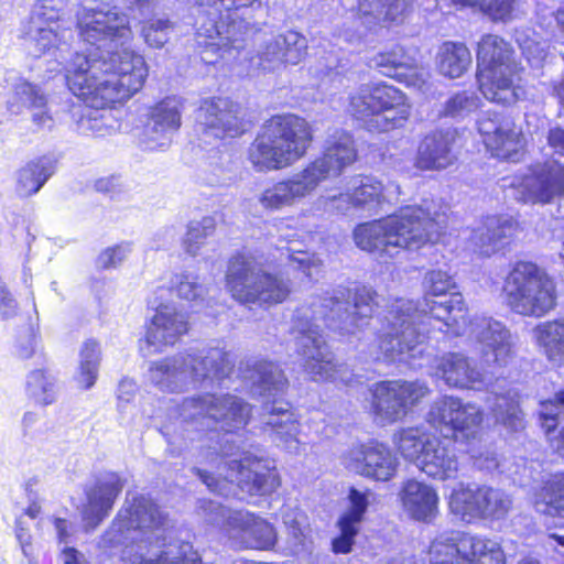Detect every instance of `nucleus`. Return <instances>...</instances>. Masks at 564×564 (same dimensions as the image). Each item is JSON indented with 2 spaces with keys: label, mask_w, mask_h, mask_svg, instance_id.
<instances>
[{
  "label": "nucleus",
  "mask_w": 564,
  "mask_h": 564,
  "mask_svg": "<svg viewBox=\"0 0 564 564\" xmlns=\"http://www.w3.org/2000/svg\"><path fill=\"white\" fill-rule=\"evenodd\" d=\"M409 6V0H358L359 21L366 30L376 31L386 22L402 20Z\"/></svg>",
  "instance_id": "36"
},
{
  "label": "nucleus",
  "mask_w": 564,
  "mask_h": 564,
  "mask_svg": "<svg viewBox=\"0 0 564 564\" xmlns=\"http://www.w3.org/2000/svg\"><path fill=\"white\" fill-rule=\"evenodd\" d=\"M124 108H68L75 129L82 134L105 137L121 130L120 118Z\"/></svg>",
  "instance_id": "32"
},
{
  "label": "nucleus",
  "mask_w": 564,
  "mask_h": 564,
  "mask_svg": "<svg viewBox=\"0 0 564 564\" xmlns=\"http://www.w3.org/2000/svg\"><path fill=\"white\" fill-rule=\"evenodd\" d=\"M123 486L124 480L116 473L108 471L97 477L86 490L87 502L82 509L86 530L96 529L108 517Z\"/></svg>",
  "instance_id": "25"
},
{
  "label": "nucleus",
  "mask_w": 564,
  "mask_h": 564,
  "mask_svg": "<svg viewBox=\"0 0 564 564\" xmlns=\"http://www.w3.org/2000/svg\"><path fill=\"white\" fill-rule=\"evenodd\" d=\"M282 50L280 37L276 35L264 43L257 56L251 58V63L264 72H271L286 63V56Z\"/></svg>",
  "instance_id": "55"
},
{
  "label": "nucleus",
  "mask_w": 564,
  "mask_h": 564,
  "mask_svg": "<svg viewBox=\"0 0 564 564\" xmlns=\"http://www.w3.org/2000/svg\"><path fill=\"white\" fill-rule=\"evenodd\" d=\"M234 368L229 352L212 347L200 351H188L152 361L148 378L158 389L180 393L191 387L212 384L228 377Z\"/></svg>",
  "instance_id": "11"
},
{
  "label": "nucleus",
  "mask_w": 564,
  "mask_h": 564,
  "mask_svg": "<svg viewBox=\"0 0 564 564\" xmlns=\"http://www.w3.org/2000/svg\"><path fill=\"white\" fill-rule=\"evenodd\" d=\"M199 509L206 521L220 528L234 546L272 550L278 541L274 527L247 510H232L215 500H200Z\"/></svg>",
  "instance_id": "16"
},
{
  "label": "nucleus",
  "mask_w": 564,
  "mask_h": 564,
  "mask_svg": "<svg viewBox=\"0 0 564 564\" xmlns=\"http://www.w3.org/2000/svg\"><path fill=\"white\" fill-rule=\"evenodd\" d=\"M527 199L533 204H550L564 196V163L554 158L529 166L522 180Z\"/></svg>",
  "instance_id": "24"
},
{
  "label": "nucleus",
  "mask_w": 564,
  "mask_h": 564,
  "mask_svg": "<svg viewBox=\"0 0 564 564\" xmlns=\"http://www.w3.org/2000/svg\"><path fill=\"white\" fill-rule=\"evenodd\" d=\"M484 419L482 411L474 403H464L462 399L443 395L436 399L426 414L427 423L444 438H468L474 435Z\"/></svg>",
  "instance_id": "18"
},
{
  "label": "nucleus",
  "mask_w": 564,
  "mask_h": 564,
  "mask_svg": "<svg viewBox=\"0 0 564 564\" xmlns=\"http://www.w3.org/2000/svg\"><path fill=\"white\" fill-rule=\"evenodd\" d=\"M234 440L226 438L217 446L204 445L197 454V463L216 469L217 475L202 467H193L195 474L207 488L218 495H227L228 484L237 482L242 491L250 495L265 496L273 492L280 485L272 462L257 448L256 452L245 451L239 459L225 462L231 455L227 444Z\"/></svg>",
  "instance_id": "5"
},
{
  "label": "nucleus",
  "mask_w": 564,
  "mask_h": 564,
  "mask_svg": "<svg viewBox=\"0 0 564 564\" xmlns=\"http://www.w3.org/2000/svg\"><path fill=\"white\" fill-rule=\"evenodd\" d=\"M55 379L43 370L31 371L26 380V391L35 402L50 404L54 401Z\"/></svg>",
  "instance_id": "52"
},
{
  "label": "nucleus",
  "mask_w": 564,
  "mask_h": 564,
  "mask_svg": "<svg viewBox=\"0 0 564 564\" xmlns=\"http://www.w3.org/2000/svg\"><path fill=\"white\" fill-rule=\"evenodd\" d=\"M404 510L411 518L431 523L438 514V495L425 482L408 479L400 491Z\"/></svg>",
  "instance_id": "33"
},
{
  "label": "nucleus",
  "mask_w": 564,
  "mask_h": 564,
  "mask_svg": "<svg viewBox=\"0 0 564 564\" xmlns=\"http://www.w3.org/2000/svg\"><path fill=\"white\" fill-rule=\"evenodd\" d=\"M174 31V21L165 14H154L142 21L140 33L148 46L161 48L169 42Z\"/></svg>",
  "instance_id": "48"
},
{
  "label": "nucleus",
  "mask_w": 564,
  "mask_h": 564,
  "mask_svg": "<svg viewBox=\"0 0 564 564\" xmlns=\"http://www.w3.org/2000/svg\"><path fill=\"white\" fill-rule=\"evenodd\" d=\"M48 82L44 86L19 77L9 85L7 106H47L53 102L47 93Z\"/></svg>",
  "instance_id": "45"
},
{
  "label": "nucleus",
  "mask_w": 564,
  "mask_h": 564,
  "mask_svg": "<svg viewBox=\"0 0 564 564\" xmlns=\"http://www.w3.org/2000/svg\"><path fill=\"white\" fill-rule=\"evenodd\" d=\"M245 378L250 392L263 400L261 423L271 431L272 441L289 453L297 454L300 424L291 410V404L282 399L288 379L281 368L269 360L259 359L248 362Z\"/></svg>",
  "instance_id": "8"
},
{
  "label": "nucleus",
  "mask_w": 564,
  "mask_h": 564,
  "mask_svg": "<svg viewBox=\"0 0 564 564\" xmlns=\"http://www.w3.org/2000/svg\"><path fill=\"white\" fill-rule=\"evenodd\" d=\"M321 203L326 212L333 214L346 215L356 210L351 195L346 188V192L333 196H323Z\"/></svg>",
  "instance_id": "62"
},
{
  "label": "nucleus",
  "mask_w": 564,
  "mask_h": 564,
  "mask_svg": "<svg viewBox=\"0 0 564 564\" xmlns=\"http://www.w3.org/2000/svg\"><path fill=\"white\" fill-rule=\"evenodd\" d=\"M78 36L90 46L87 54L72 53L75 31L63 25L52 1H36L21 32L29 53L53 57L64 65L63 79L79 99L100 98V106H115L138 93L148 76L144 58L124 45L131 36L128 15L117 6L95 2L77 14Z\"/></svg>",
  "instance_id": "1"
},
{
  "label": "nucleus",
  "mask_w": 564,
  "mask_h": 564,
  "mask_svg": "<svg viewBox=\"0 0 564 564\" xmlns=\"http://www.w3.org/2000/svg\"><path fill=\"white\" fill-rule=\"evenodd\" d=\"M202 181L209 186H227L234 180L231 162L228 156H210L203 170Z\"/></svg>",
  "instance_id": "53"
},
{
  "label": "nucleus",
  "mask_w": 564,
  "mask_h": 564,
  "mask_svg": "<svg viewBox=\"0 0 564 564\" xmlns=\"http://www.w3.org/2000/svg\"><path fill=\"white\" fill-rule=\"evenodd\" d=\"M129 562L131 564H203L199 555L192 551L188 543H183L176 551L170 545L155 557H149L144 552H135Z\"/></svg>",
  "instance_id": "47"
},
{
  "label": "nucleus",
  "mask_w": 564,
  "mask_h": 564,
  "mask_svg": "<svg viewBox=\"0 0 564 564\" xmlns=\"http://www.w3.org/2000/svg\"><path fill=\"white\" fill-rule=\"evenodd\" d=\"M288 259L294 269L302 271L306 276H311L312 268L318 267L319 264V261L314 256L293 248H288Z\"/></svg>",
  "instance_id": "63"
},
{
  "label": "nucleus",
  "mask_w": 564,
  "mask_h": 564,
  "mask_svg": "<svg viewBox=\"0 0 564 564\" xmlns=\"http://www.w3.org/2000/svg\"><path fill=\"white\" fill-rule=\"evenodd\" d=\"M478 131L492 156L518 162L524 151L525 139L512 119L488 109L477 119Z\"/></svg>",
  "instance_id": "21"
},
{
  "label": "nucleus",
  "mask_w": 564,
  "mask_h": 564,
  "mask_svg": "<svg viewBox=\"0 0 564 564\" xmlns=\"http://www.w3.org/2000/svg\"><path fill=\"white\" fill-rule=\"evenodd\" d=\"M79 373L77 380L84 389L91 388L98 376L100 361L99 345L95 340H87L79 354Z\"/></svg>",
  "instance_id": "51"
},
{
  "label": "nucleus",
  "mask_w": 564,
  "mask_h": 564,
  "mask_svg": "<svg viewBox=\"0 0 564 564\" xmlns=\"http://www.w3.org/2000/svg\"><path fill=\"white\" fill-rule=\"evenodd\" d=\"M337 528L339 534L332 540V550L336 554H348L352 551L355 539L359 533L360 525L347 522L338 518Z\"/></svg>",
  "instance_id": "61"
},
{
  "label": "nucleus",
  "mask_w": 564,
  "mask_h": 564,
  "mask_svg": "<svg viewBox=\"0 0 564 564\" xmlns=\"http://www.w3.org/2000/svg\"><path fill=\"white\" fill-rule=\"evenodd\" d=\"M463 7H476L495 20H505L513 9L514 0H453Z\"/></svg>",
  "instance_id": "59"
},
{
  "label": "nucleus",
  "mask_w": 564,
  "mask_h": 564,
  "mask_svg": "<svg viewBox=\"0 0 564 564\" xmlns=\"http://www.w3.org/2000/svg\"><path fill=\"white\" fill-rule=\"evenodd\" d=\"M424 297L419 305L412 300L397 299L384 315L379 349L389 362H409L421 357L427 338L453 334L458 336L466 325L467 307L453 276L435 269L423 279Z\"/></svg>",
  "instance_id": "2"
},
{
  "label": "nucleus",
  "mask_w": 564,
  "mask_h": 564,
  "mask_svg": "<svg viewBox=\"0 0 564 564\" xmlns=\"http://www.w3.org/2000/svg\"><path fill=\"white\" fill-rule=\"evenodd\" d=\"M473 335L482 360L488 366H506L512 356L510 333L492 318H481L473 326Z\"/></svg>",
  "instance_id": "26"
},
{
  "label": "nucleus",
  "mask_w": 564,
  "mask_h": 564,
  "mask_svg": "<svg viewBox=\"0 0 564 564\" xmlns=\"http://www.w3.org/2000/svg\"><path fill=\"white\" fill-rule=\"evenodd\" d=\"M533 507L541 514L564 518V473L543 484L534 494Z\"/></svg>",
  "instance_id": "41"
},
{
  "label": "nucleus",
  "mask_w": 564,
  "mask_h": 564,
  "mask_svg": "<svg viewBox=\"0 0 564 564\" xmlns=\"http://www.w3.org/2000/svg\"><path fill=\"white\" fill-rule=\"evenodd\" d=\"M58 158L45 153L25 162L14 173V191L21 198L37 194L46 182L56 173Z\"/></svg>",
  "instance_id": "30"
},
{
  "label": "nucleus",
  "mask_w": 564,
  "mask_h": 564,
  "mask_svg": "<svg viewBox=\"0 0 564 564\" xmlns=\"http://www.w3.org/2000/svg\"><path fill=\"white\" fill-rule=\"evenodd\" d=\"M194 117L195 131L205 143L235 138L253 126L247 108H196Z\"/></svg>",
  "instance_id": "23"
},
{
  "label": "nucleus",
  "mask_w": 564,
  "mask_h": 564,
  "mask_svg": "<svg viewBox=\"0 0 564 564\" xmlns=\"http://www.w3.org/2000/svg\"><path fill=\"white\" fill-rule=\"evenodd\" d=\"M432 437L422 433L417 427H409L401 430L395 435V444L401 455L409 462L417 465L421 454L425 452L427 443Z\"/></svg>",
  "instance_id": "49"
},
{
  "label": "nucleus",
  "mask_w": 564,
  "mask_h": 564,
  "mask_svg": "<svg viewBox=\"0 0 564 564\" xmlns=\"http://www.w3.org/2000/svg\"><path fill=\"white\" fill-rule=\"evenodd\" d=\"M356 158L352 137L345 131L336 130L327 139L322 156L290 178L265 188L259 197V203L263 208L271 210L292 206L296 200L311 195L322 182L340 175Z\"/></svg>",
  "instance_id": "7"
},
{
  "label": "nucleus",
  "mask_w": 564,
  "mask_h": 564,
  "mask_svg": "<svg viewBox=\"0 0 564 564\" xmlns=\"http://www.w3.org/2000/svg\"><path fill=\"white\" fill-rule=\"evenodd\" d=\"M139 109L142 113L132 128L138 145L144 151L166 150L181 127V113L177 108Z\"/></svg>",
  "instance_id": "22"
},
{
  "label": "nucleus",
  "mask_w": 564,
  "mask_h": 564,
  "mask_svg": "<svg viewBox=\"0 0 564 564\" xmlns=\"http://www.w3.org/2000/svg\"><path fill=\"white\" fill-rule=\"evenodd\" d=\"M313 141L310 123L296 115L273 116L249 148V160L260 172L281 170L303 158Z\"/></svg>",
  "instance_id": "12"
},
{
  "label": "nucleus",
  "mask_w": 564,
  "mask_h": 564,
  "mask_svg": "<svg viewBox=\"0 0 564 564\" xmlns=\"http://www.w3.org/2000/svg\"><path fill=\"white\" fill-rule=\"evenodd\" d=\"M430 555L432 564H506L498 542L458 531L438 535Z\"/></svg>",
  "instance_id": "17"
},
{
  "label": "nucleus",
  "mask_w": 564,
  "mask_h": 564,
  "mask_svg": "<svg viewBox=\"0 0 564 564\" xmlns=\"http://www.w3.org/2000/svg\"><path fill=\"white\" fill-rule=\"evenodd\" d=\"M370 66L377 68L388 77L405 75L404 70H416L417 58L414 54L405 52L401 45H394L390 51L378 53L370 62Z\"/></svg>",
  "instance_id": "44"
},
{
  "label": "nucleus",
  "mask_w": 564,
  "mask_h": 564,
  "mask_svg": "<svg viewBox=\"0 0 564 564\" xmlns=\"http://www.w3.org/2000/svg\"><path fill=\"white\" fill-rule=\"evenodd\" d=\"M280 43L282 45V53L286 56V63L296 65L306 55L307 40L304 35L296 31H286L279 34Z\"/></svg>",
  "instance_id": "58"
},
{
  "label": "nucleus",
  "mask_w": 564,
  "mask_h": 564,
  "mask_svg": "<svg viewBox=\"0 0 564 564\" xmlns=\"http://www.w3.org/2000/svg\"><path fill=\"white\" fill-rule=\"evenodd\" d=\"M416 467L426 476L437 480L455 479L459 471V463L454 449L436 437H432L427 443Z\"/></svg>",
  "instance_id": "35"
},
{
  "label": "nucleus",
  "mask_w": 564,
  "mask_h": 564,
  "mask_svg": "<svg viewBox=\"0 0 564 564\" xmlns=\"http://www.w3.org/2000/svg\"><path fill=\"white\" fill-rule=\"evenodd\" d=\"M512 507L511 497L499 488L470 484L451 495L449 508L464 521L471 519H503Z\"/></svg>",
  "instance_id": "19"
},
{
  "label": "nucleus",
  "mask_w": 564,
  "mask_h": 564,
  "mask_svg": "<svg viewBox=\"0 0 564 564\" xmlns=\"http://www.w3.org/2000/svg\"><path fill=\"white\" fill-rule=\"evenodd\" d=\"M519 70L510 43L495 34L481 37L477 48V82L488 101L512 106L525 100V89L514 85Z\"/></svg>",
  "instance_id": "13"
},
{
  "label": "nucleus",
  "mask_w": 564,
  "mask_h": 564,
  "mask_svg": "<svg viewBox=\"0 0 564 564\" xmlns=\"http://www.w3.org/2000/svg\"><path fill=\"white\" fill-rule=\"evenodd\" d=\"M192 25L198 36L215 40L225 52L240 53L254 34L261 0H189Z\"/></svg>",
  "instance_id": "10"
},
{
  "label": "nucleus",
  "mask_w": 564,
  "mask_h": 564,
  "mask_svg": "<svg viewBox=\"0 0 564 564\" xmlns=\"http://www.w3.org/2000/svg\"><path fill=\"white\" fill-rule=\"evenodd\" d=\"M514 230L516 223L512 218L487 216L481 225L473 230L470 240L481 254L489 257L509 243Z\"/></svg>",
  "instance_id": "34"
},
{
  "label": "nucleus",
  "mask_w": 564,
  "mask_h": 564,
  "mask_svg": "<svg viewBox=\"0 0 564 564\" xmlns=\"http://www.w3.org/2000/svg\"><path fill=\"white\" fill-rule=\"evenodd\" d=\"M356 212L377 214L384 200L383 185L372 175H355L347 183Z\"/></svg>",
  "instance_id": "37"
},
{
  "label": "nucleus",
  "mask_w": 564,
  "mask_h": 564,
  "mask_svg": "<svg viewBox=\"0 0 564 564\" xmlns=\"http://www.w3.org/2000/svg\"><path fill=\"white\" fill-rule=\"evenodd\" d=\"M226 281L237 302L259 307L282 303L291 291L288 280L269 272L258 258L249 253H239L230 259Z\"/></svg>",
  "instance_id": "14"
},
{
  "label": "nucleus",
  "mask_w": 564,
  "mask_h": 564,
  "mask_svg": "<svg viewBox=\"0 0 564 564\" xmlns=\"http://www.w3.org/2000/svg\"><path fill=\"white\" fill-rule=\"evenodd\" d=\"M364 127L370 132H387L400 128L408 119L406 108H364Z\"/></svg>",
  "instance_id": "46"
},
{
  "label": "nucleus",
  "mask_w": 564,
  "mask_h": 564,
  "mask_svg": "<svg viewBox=\"0 0 564 564\" xmlns=\"http://www.w3.org/2000/svg\"><path fill=\"white\" fill-rule=\"evenodd\" d=\"M347 466L364 477L388 481L397 471L398 458L382 444L360 446L349 452Z\"/></svg>",
  "instance_id": "27"
},
{
  "label": "nucleus",
  "mask_w": 564,
  "mask_h": 564,
  "mask_svg": "<svg viewBox=\"0 0 564 564\" xmlns=\"http://www.w3.org/2000/svg\"><path fill=\"white\" fill-rule=\"evenodd\" d=\"M446 226L445 213L430 206H404L387 217L358 225L354 240L379 258H393L401 250H417L438 239Z\"/></svg>",
  "instance_id": "4"
},
{
  "label": "nucleus",
  "mask_w": 564,
  "mask_h": 564,
  "mask_svg": "<svg viewBox=\"0 0 564 564\" xmlns=\"http://www.w3.org/2000/svg\"><path fill=\"white\" fill-rule=\"evenodd\" d=\"M533 335L550 362L556 366L564 364V317L538 324Z\"/></svg>",
  "instance_id": "39"
},
{
  "label": "nucleus",
  "mask_w": 564,
  "mask_h": 564,
  "mask_svg": "<svg viewBox=\"0 0 564 564\" xmlns=\"http://www.w3.org/2000/svg\"><path fill=\"white\" fill-rule=\"evenodd\" d=\"M349 106H405L401 90L386 83L361 85L350 96Z\"/></svg>",
  "instance_id": "40"
},
{
  "label": "nucleus",
  "mask_w": 564,
  "mask_h": 564,
  "mask_svg": "<svg viewBox=\"0 0 564 564\" xmlns=\"http://www.w3.org/2000/svg\"><path fill=\"white\" fill-rule=\"evenodd\" d=\"M471 64V54L463 43L445 42L436 57L438 72L449 78L460 77Z\"/></svg>",
  "instance_id": "42"
},
{
  "label": "nucleus",
  "mask_w": 564,
  "mask_h": 564,
  "mask_svg": "<svg viewBox=\"0 0 564 564\" xmlns=\"http://www.w3.org/2000/svg\"><path fill=\"white\" fill-rule=\"evenodd\" d=\"M216 229V220L212 216H205L200 220H192L187 225V231L183 239V248L191 256L198 254L208 237Z\"/></svg>",
  "instance_id": "50"
},
{
  "label": "nucleus",
  "mask_w": 564,
  "mask_h": 564,
  "mask_svg": "<svg viewBox=\"0 0 564 564\" xmlns=\"http://www.w3.org/2000/svg\"><path fill=\"white\" fill-rule=\"evenodd\" d=\"M517 42L528 63L533 68L541 67L547 57V44L528 35H519Z\"/></svg>",
  "instance_id": "60"
},
{
  "label": "nucleus",
  "mask_w": 564,
  "mask_h": 564,
  "mask_svg": "<svg viewBox=\"0 0 564 564\" xmlns=\"http://www.w3.org/2000/svg\"><path fill=\"white\" fill-rule=\"evenodd\" d=\"M420 381L386 380L377 382L372 392V411L380 423H393L406 415L429 393Z\"/></svg>",
  "instance_id": "20"
},
{
  "label": "nucleus",
  "mask_w": 564,
  "mask_h": 564,
  "mask_svg": "<svg viewBox=\"0 0 564 564\" xmlns=\"http://www.w3.org/2000/svg\"><path fill=\"white\" fill-rule=\"evenodd\" d=\"M435 376L448 387L458 389H480L484 375L471 364L468 357L459 352L442 356L435 366Z\"/></svg>",
  "instance_id": "31"
},
{
  "label": "nucleus",
  "mask_w": 564,
  "mask_h": 564,
  "mask_svg": "<svg viewBox=\"0 0 564 564\" xmlns=\"http://www.w3.org/2000/svg\"><path fill=\"white\" fill-rule=\"evenodd\" d=\"M318 73L323 83H332L335 87L345 86V80L349 82L351 72L348 61H344L330 54L326 63L319 67Z\"/></svg>",
  "instance_id": "57"
},
{
  "label": "nucleus",
  "mask_w": 564,
  "mask_h": 564,
  "mask_svg": "<svg viewBox=\"0 0 564 564\" xmlns=\"http://www.w3.org/2000/svg\"><path fill=\"white\" fill-rule=\"evenodd\" d=\"M171 282L177 296L186 301L203 300L206 293L205 285L200 283L198 276L192 272L175 274Z\"/></svg>",
  "instance_id": "56"
},
{
  "label": "nucleus",
  "mask_w": 564,
  "mask_h": 564,
  "mask_svg": "<svg viewBox=\"0 0 564 564\" xmlns=\"http://www.w3.org/2000/svg\"><path fill=\"white\" fill-rule=\"evenodd\" d=\"M373 497L375 494L371 490H359L351 487L348 492L349 506L339 519L360 525Z\"/></svg>",
  "instance_id": "54"
},
{
  "label": "nucleus",
  "mask_w": 564,
  "mask_h": 564,
  "mask_svg": "<svg viewBox=\"0 0 564 564\" xmlns=\"http://www.w3.org/2000/svg\"><path fill=\"white\" fill-rule=\"evenodd\" d=\"M503 290L513 312L542 317L556 306V283L549 273L530 261H518L508 273Z\"/></svg>",
  "instance_id": "15"
},
{
  "label": "nucleus",
  "mask_w": 564,
  "mask_h": 564,
  "mask_svg": "<svg viewBox=\"0 0 564 564\" xmlns=\"http://www.w3.org/2000/svg\"><path fill=\"white\" fill-rule=\"evenodd\" d=\"M178 413V427L166 425L161 430L173 455H180L195 440L191 429L198 432L218 427L227 434L232 433L248 423L251 408L234 394L205 393L185 398Z\"/></svg>",
  "instance_id": "6"
},
{
  "label": "nucleus",
  "mask_w": 564,
  "mask_h": 564,
  "mask_svg": "<svg viewBox=\"0 0 564 564\" xmlns=\"http://www.w3.org/2000/svg\"><path fill=\"white\" fill-rule=\"evenodd\" d=\"M166 525V517L152 499L143 495L131 500L127 497L99 545L122 561H129L149 545L165 546Z\"/></svg>",
  "instance_id": "9"
},
{
  "label": "nucleus",
  "mask_w": 564,
  "mask_h": 564,
  "mask_svg": "<svg viewBox=\"0 0 564 564\" xmlns=\"http://www.w3.org/2000/svg\"><path fill=\"white\" fill-rule=\"evenodd\" d=\"M131 251L129 243H121L106 249L97 259V264L102 269L113 268L119 264Z\"/></svg>",
  "instance_id": "64"
},
{
  "label": "nucleus",
  "mask_w": 564,
  "mask_h": 564,
  "mask_svg": "<svg viewBox=\"0 0 564 564\" xmlns=\"http://www.w3.org/2000/svg\"><path fill=\"white\" fill-rule=\"evenodd\" d=\"M456 133L454 130H437L426 134L419 143L415 166L422 171H441L457 160L454 151Z\"/></svg>",
  "instance_id": "28"
},
{
  "label": "nucleus",
  "mask_w": 564,
  "mask_h": 564,
  "mask_svg": "<svg viewBox=\"0 0 564 564\" xmlns=\"http://www.w3.org/2000/svg\"><path fill=\"white\" fill-rule=\"evenodd\" d=\"M188 330L186 316L174 305L161 304L147 329L145 343L160 350L161 346L174 345Z\"/></svg>",
  "instance_id": "29"
},
{
  "label": "nucleus",
  "mask_w": 564,
  "mask_h": 564,
  "mask_svg": "<svg viewBox=\"0 0 564 564\" xmlns=\"http://www.w3.org/2000/svg\"><path fill=\"white\" fill-rule=\"evenodd\" d=\"M519 399L520 395L514 389H509L505 393L495 392L487 398L496 422L511 432L524 429V415L520 409Z\"/></svg>",
  "instance_id": "38"
},
{
  "label": "nucleus",
  "mask_w": 564,
  "mask_h": 564,
  "mask_svg": "<svg viewBox=\"0 0 564 564\" xmlns=\"http://www.w3.org/2000/svg\"><path fill=\"white\" fill-rule=\"evenodd\" d=\"M376 293L366 286L338 289L332 296L313 300L297 307L292 334L296 352L313 380L332 379L336 364L323 336V326L343 334H352L368 324L373 313Z\"/></svg>",
  "instance_id": "3"
},
{
  "label": "nucleus",
  "mask_w": 564,
  "mask_h": 564,
  "mask_svg": "<svg viewBox=\"0 0 564 564\" xmlns=\"http://www.w3.org/2000/svg\"><path fill=\"white\" fill-rule=\"evenodd\" d=\"M539 419L546 433L558 429L553 446L564 457V389L556 392L554 399L541 402Z\"/></svg>",
  "instance_id": "43"
}]
</instances>
